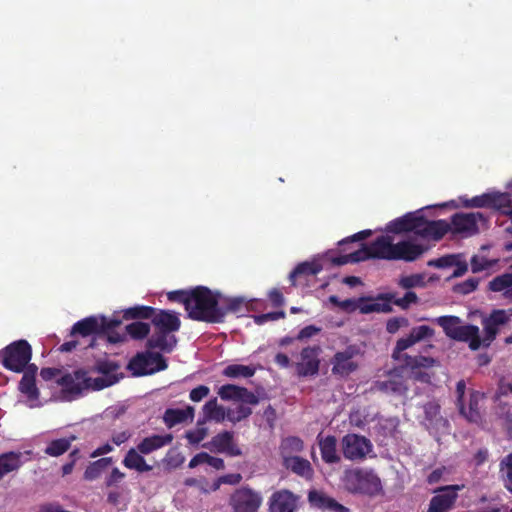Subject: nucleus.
Returning a JSON list of instances; mask_svg holds the SVG:
<instances>
[{
	"instance_id": "1",
	"label": "nucleus",
	"mask_w": 512,
	"mask_h": 512,
	"mask_svg": "<svg viewBox=\"0 0 512 512\" xmlns=\"http://www.w3.org/2000/svg\"><path fill=\"white\" fill-rule=\"evenodd\" d=\"M433 336L434 329L428 325L413 327L407 336L397 340L392 351V358L396 361L403 362L402 368L410 370L411 378L414 381L425 384L431 383L434 374L430 373L428 369L434 367L438 362L433 357L422 355L410 356L403 352L416 343Z\"/></svg>"
},
{
	"instance_id": "2",
	"label": "nucleus",
	"mask_w": 512,
	"mask_h": 512,
	"mask_svg": "<svg viewBox=\"0 0 512 512\" xmlns=\"http://www.w3.org/2000/svg\"><path fill=\"white\" fill-rule=\"evenodd\" d=\"M450 226L446 220H427L422 215L407 213L402 217L390 221L386 231L395 234L413 232L423 238L441 240L449 231Z\"/></svg>"
},
{
	"instance_id": "3",
	"label": "nucleus",
	"mask_w": 512,
	"mask_h": 512,
	"mask_svg": "<svg viewBox=\"0 0 512 512\" xmlns=\"http://www.w3.org/2000/svg\"><path fill=\"white\" fill-rule=\"evenodd\" d=\"M220 293H214L208 287L197 286L192 289L188 318L206 323H223V313L219 309Z\"/></svg>"
},
{
	"instance_id": "4",
	"label": "nucleus",
	"mask_w": 512,
	"mask_h": 512,
	"mask_svg": "<svg viewBox=\"0 0 512 512\" xmlns=\"http://www.w3.org/2000/svg\"><path fill=\"white\" fill-rule=\"evenodd\" d=\"M155 333L147 340L149 349H160L170 353L177 345V338L173 335L180 329L181 321L174 311L156 310L151 318Z\"/></svg>"
},
{
	"instance_id": "5",
	"label": "nucleus",
	"mask_w": 512,
	"mask_h": 512,
	"mask_svg": "<svg viewBox=\"0 0 512 512\" xmlns=\"http://www.w3.org/2000/svg\"><path fill=\"white\" fill-rule=\"evenodd\" d=\"M344 487L353 494L375 496L382 490L381 480L372 469L353 468L344 472Z\"/></svg>"
},
{
	"instance_id": "6",
	"label": "nucleus",
	"mask_w": 512,
	"mask_h": 512,
	"mask_svg": "<svg viewBox=\"0 0 512 512\" xmlns=\"http://www.w3.org/2000/svg\"><path fill=\"white\" fill-rule=\"evenodd\" d=\"M437 323L449 338L467 342L471 350H477L482 345L479 328L471 324L460 325V319L457 316H441L437 319Z\"/></svg>"
},
{
	"instance_id": "7",
	"label": "nucleus",
	"mask_w": 512,
	"mask_h": 512,
	"mask_svg": "<svg viewBox=\"0 0 512 512\" xmlns=\"http://www.w3.org/2000/svg\"><path fill=\"white\" fill-rule=\"evenodd\" d=\"M31 358L32 347L24 339L13 341L0 350V364L15 373H22Z\"/></svg>"
},
{
	"instance_id": "8",
	"label": "nucleus",
	"mask_w": 512,
	"mask_h": 512,
	"mask_svg": "<svg viewBox=\"0 0 512 512\" xmlns=\"http://www.w3.org/2000/svg\"><path fill=\"white\" fill-rule=\"evenodd\" d=\"M493 414L502 422L512 437V383L500 379L493 397Z\"/></svg>"
},
{
	"instance_id": "9",
	"label": "nucleus",
	"mask_w": 512,
	"mask_h": 512,
	"mask_svg": "<svg viewBox=\"0 0 512 512\" xmlns=\"http://www.w3.org/2000/svg\"><path fill=\"white\" fill-rule=\"evenodd\" d=\"M329 302L347 313H352L356 310H359L362 314H370L373 312L390 313L393 311L392 306L376 302V297H360L358 299L340 300L336 295H331L329 297Z\"/></svg>"
},
{
	"instance_id": "10",
	"label": "nucleus",
	"mask_w": 512,
	"mask_h": 512,
	"mask_svg": "<svg viewBox=\"0 0 512 512\" xmlns=\"http://www.w3.org/2000/svg\"><path fill=\"white\" fill-rule=\"evenodd\" d=\"M167 367V361L160 353L150 351L137 353L127 366L134 376L151 375Z\"/></svg>"
},
{
	"instance_id": "11",
	"label": "nucleus",
	"mask_w": 512,
	"mask_h": 512,
	"mask_svg": "<svg viewBox=\"0 0 512 512\" xmlns=\"http://www.w3.org/2000/svg\"><path fill=\"white\" fill-rule=\"evenodd\" d=\"M340 444L344 458L350 461H362L373 450L371 441L356 433L343 436Z\"/></svg>"
},
{
	"instance_id": "12",
	"label": "nucleus",
	"mask_w": 512,
	"mask_h": 512,
	"mask_svg": "<svg viewBox=\"0 0 512 512\" xmlns=\"http://www.w3.org/2000/svg\"><path fill=\"white\" fill-rule=\"evenodd\" d=\"M479 222H487V217L482 212L455 213L451 216V222L448 223L450 226L448 232L463 236H473L479 233Z\"/></svg>"
},
{
	"instance_id": "13",
	"label": "nucleus",
	"mask_w": 512,
	"mask_h": 512,
	"mask_svg": "<svg viewBox=\"0 0 512 512\" xmlns=\"http://www.w3.org/2000/svg\"><path fill=\"white\" fill-rule=\"evenodd\" d=\"M262 504V496L248 486L235 490L230 497L233 512H258Z\"/></svg>"
},
{
	"instance_id": "14",
	"label": "nucleus",
	"mask_w": 512,
	"mask_h": 512,
	"mask_svg": "<svg viewBox=\"0 0 512 512\" xmlns=\"http://www.w3.org/2000/svg\"><path fill=\"white\" fill-rule=\"evenodd\" d=\"M464 488V485H446L435 490V495L431 498L427 512H448L454 507L458 498V492Z\"/></svg>"
},
{
	"instance_id": "15",
	"label": "nucleus",
	"mask_w": 512,
	"mask_h": 512,
	"mask_svg": "<svg viewBox=\"0 0 512 512\" xmlns=\"http://www.w3.org/2000/svg\"><path fill=\"white\" fill-rule=\"evenodd\" d=\"M300 495L283 488L274 491L268 498V512H297L300 508Z\"/></svg>"
},
{
	"instance_id": "16",
	"label": "nucleus",
	"mask_w": 512,
	"mask_h": 512,
	"mask_svg": "<svg viewBox=\"0 0 512 512\" xmlns=\"http://www.w3.org/2000/svg\"><path fill=\"white\" fill-rule=\"evenodd\" d=\"M321 348L318 345L307 346L300 352V360L294 364L299 377L315 376L319 372Z\"/></svg>"
},
{
	"instance_id": "17",
	"label": "nucleus",
	"mask_w": 512,
	"mask_h": 512,
	"mask_svg": "<svg viewBox=\"0 0 512 512\" xmlns=\"http://www.w3.org/2000/svg\"><path fill=\"white\" fill-rule=\"evenodd\" d=\"M358 349L350 345L343 351H338L331 359L332 373L336 376L347 377L358 368L354 357L358 354Z\"/></svg>"
},
{
	"instance_id": "18",
	"label": "nucleus",
	"mask_w": 512,
	"mask_h": 512,
	"mask_svg": "<svg viewBox=\"0 0 512 512\" xmlns=\"http://www.w3.org/2000/svg\"><path fill=\"white\" fill-rule=\"evenodd\" d=\"M91 381L92 378L87 376L86 371L80 369L73 373H66L57 379V384L62 387L63 393L79 396L83 390L89 389Z\"/></svg>"
},
{
	"instance_id": "19",
	"label": "nucleus",
	"mask_w": 512,
	"mask_h": 512,
	"mask_svg": "<svg viewBox=\"0 0 512 512\" xmlns=\"http://www.w3.org/2000/svg\"><path fill=\"white\" fill-rule=\"evenodd\" d=\"M204 447L212 452L224 453L230 457L242 455L240 447L234 440V434L230 431H223L212 437L208 444Z\"/></svg>"
},
{
	"instance_id": "20",
	"label": "nucleus",
	"mask_w": 512,
	"mask_h": 512,
	"mask_svg": "<svg viewBox=\"0 0 512 512\" xmlns=\"http://www.w3.org/2000/svg\"><path fill=\"white\" fill-rule=\"evenodd\" d=\"M217 393L224 401H236L249 405H257L259 403L257 395L245 387L234 384L222 385Z\"/></svg>"
},
{
	"instance_id": "21",
	"label": "nucleus",
	"mask_w": 512,
	"mask_h": 512,
	"mask_svg": "<svg viewBox=\"0 0 512 512\" xmlns=\"http://www.w3.org/2000/svg\"><path fill=\"white\" fill-rule=\"evenodd\" d=\"M375 388L382 393L394 396H404L408 391L407 381L397 369L390 371L386 380L377 381Z\"/></svg>"
},
{
	"instance_id": "22",
	"label": "nucleus",
	"mask_w": 512,
	"mask_h": 512,
	"mask_svg": "<svg viewBox=\"0 0 512 512\" xmlns=\"http://www.w3.org/2000/svg\"><path fill=\"white\" fill-rule=\"evenodd\" d=\"M426 250L427 247L421 244H415L409 240H403L394 244L392 261L402 260L405 262H413Z\"/></svg>"
},
{
	"instance_id": "23",
	"label": "nucleus",
	"mask_w": 512,
	"mask_h": 512,
	"mask_svg": "<svg viewBox=\"0 0 512 512\" xmlns=\"http://www.w3.org/2000/svg\"><path fill=\"white\" fill-rule=\"evenodd\" d=\"M259 304L260 301L258 300L246 302L243 297L228 298L220 295L219 309L222 310L224 321L228 313L243 314L244 312L258 309Z\"/></svg>"
},
{
	"instance_id": "24",
	"label": "nucleus",
	"mask_w": 512,
	"mask_h": 512,
	"mask_svg": "<svg viewBox=\"0 0 512 512\" xmlns=\"http://www.w3.org/2000/svg\"><path fill=\"white\" fill-rule=\"evenodd\" d=\"M323 270L322 265L317 261L299 263L289 274L292 286L307 283Z\"/></svg>"
},
{
	"instance_id": "25",
	"label": "nucleus",
	"mask_w": 512,
	"mask_h": 512,
	"mask_svg": "<svg viewBox=\"0 0 512 512\" xmlns=\"http://www.w3.org/2000/svg\"><path fill=\"white\" fill-rule=\"evenodd\" d=\"M308 501L314 508L329 512H349V508L337 502L322 491L310 490Z\"/></svg>"
},
{
	"instance_id": "26",
	"label": "nucleus",
	"mask_w": 512,
	"mask_h": 512,
	"mask_svg": "<svg viewBox=\"0 0 512 512\" xmlns=\"http://www.w3.org/2000/svg\"><path fill=\"white\" fill-rule=\"evenodd\" d=\"M369 245L372 259L392 261L393 238L389 235L378 236Z\"/></svg>"
},
{
	"instance_id": "27",
	"label": "nucleus",
	"mask_w": 512,
	"mask_h": 512,
	"mask_svg": "<svg viewBox=\"0 0 512 512\" xmlns=\"http://www.w3.org/2000/svg\"><path fill=\"white\" fill-rule=\"evenodd\" d=\"M282 465L287 470L305 480H311L314 476V469L311 463L305 458L299 456L287 457L285 460H282Z\"/></svg>"
},
{
	"instance_id": "28",
	"label": "nucleus",
	"mask_w": 512,
	"mask_h": 512,
	"mask_svg": "<svg viewBox=\"0 0 512 512\" xmlns=\"http://www.w3.org/2000/svg\"><path fill=\"white\" fill-rule=\"evenodd\" d=\"M318 445L321 453L322 460L327 464H336L341 460L340 455L337 453V439L333 435L321 437L318 435Z\"/></svg>"
},
{
	"instance_id": "29",
	"label": "nucleus",
	"mask_w": 512,
	"mask_h": 512,
	"mask_svg": "<svg viewBox=\"0 0 512 512\" xmlns=\"http://www.w3.org/2000/svg\"><path fill=\"white\" fill-rule=\"evenodd\" d=\"M419 301L418 296L413 291H407L401 298H397L395 293H381L376 297V302L380 304H395L403 310H407L412 304H417Z\"/></svg>"
},
{
	"instance_id": "30",
	"label": "nucleus",
	"mask_w": 512,
	"mask_h": 512,
	"mask_svg": "<svg viewBox=\"0 0 512 512\" xmlns=\"http://www.w3.org/2000/svg\"><path fill=\"white\" fill-rule=\"evenodd\" d=\"M173 441L172 434L165 435H151L145 437L137 444V449L140 453L148 455L162 447L169 445Z\"/></svg>"
},
{
	"instance_id": "31",
	"label": "nucleus",
	"mask_w": 512,
	"mask_h": 512,
	"mask_svg": "<svg viewBox=\"0 0 512 512\" xmlns=\"http://www.w3.org/2000/svg\"><path fill=\"white\" fill-rule=\"evenodd\" d=\"M194 414L195 409L192 406H187L185 409L168 408L164 412L163 421L168 428H172L187 420L193 421Z\"/></svg>"
},
{
	"instance_id": "32",
	"label": "nucleus",
	"mask_w": 512,
	"mask_h": 512,
	"mask_svg": "<svg viewBox=\"0 0 512 512\" xmlns=\"http://www.w3.org/2000/svg\"><path fill=\"white\" fill-rule=\"evenodd\" d=\"M203 419H199L197 425H204L208 421L221 423L226 418V411L223 406L218 405L217 398H212L202 408Z\"/></svg>"
},
{
	"instance_id": "33",
	"label": "nucleus",
	"mask_w": 512,
	"mask_h": 512,
	"mask_svg": "<svg viewBox=\"0 0 512 512\" xmlns=\"http://www.w3.org/2000/svg\"><path fill=\"white\" fill-rule=\"evenodd\" d=\"M482 395L478 391H472L469 397L468 406L461 402L458 406L460 413L470 422L477 423L481 420L480 400Z\"/></svg>"
},
{
	"instance_id": "34",
	"label": "nucleus",
	"mask_w": 512,
	"mask_h": 512,
	"mask_svg": "<svg viewBox=\"0 0 512 512\" xmlns=\"http://www.w3.org/2000/svg\"><path fill=\"white\" fill-rule=\"evenodd\" d=\"M144 454L140 453L136 448H130L127 453L125 454L122 464L131 470H135L138 473H144L152 470V466L149 465L145 458L143 457Z\"/></svg>"
},
{
	"instance_id": "35",
	"label": "nucleus",
	"mask_w": 512,
	"mask_h": 512,
	"mask_svg": "<svg viewBox=\"0 0 512 512\" xmlns=\"http://www.w3.org/2000/svg\"><path fill=\"white\" fill-rule=\"evenodd\" d=\"M23 453L19 451H9L0 454V480L11 472L17 471L22 465Z\"/></svg>"
},
{
	"instance_id": "36",
	"label": "nucleus",
	"mask_w": 512,
	"mask_h": 512,
	"mask_svg": "<svg viewBox=\"0 0 512 512\" xmlns=\"http://www.w3.org/2000/svg\"><path fill=\"white\" fill-rule=\"evenodd\" d=\"M99 319L95 316L86 317L76 322L71 329V336L80 335L87 337L91 335L100 334Z\"/></svg>"
},
{
	"instance_id": "37",
	"label": "nucleus",
	"mask_w": 512,
	"mask_h": 512,
	"mask_svg": "<svg viewBox=\"0 0 512 512\" xmlns=\"http://www.w3.org/2000/svg\"><path fill=\"white\" fill-rule=\"evenodd\" d=\"M488 290L501 292L504 299L512 301V273L507 272L494 277L488 283Z\"/></svg>"
},
{
	"instance_id": "38",
	"label": "nucleus",
	"mask_w": 512,
	"mask_h": 512,
	"mask_svg": "<svg viewBox=\"0 0 512 512\" xmlns=\"http://www.w3.org/2000/svg\"><path fill=\"white\" fill-rule=\"evenodd\" d=\"M489 208L500 211L503 215H508V210L512 208V196L507 192L489 193Z\"/></svg>"
},
{
	"instance_id": "39",
	"label": "nucleus",
	"mask_w": 512,
	"mask_h": 512,
	"mask_svg": "<svg viewBox=\"0 0 512 512\" xmlns=\"http://www.w3.org/2000/svg\"><path fill=\"white\" fill-rule=\"evenodd\" d=\"M113 463L112 457H103L96 461L90 462L84 471L83 478L87 481L98 479L103 471Z\"/></svg>"
},
{
	"instance_id": "40",
	"label": "nucleus",
	"mask_w": 512,
	"mask_h": 512,
	"mask_svg": "<svg viewBox=\"0 0 512 512\" xmlns=\"http://www.w3.org/2000/svg\"><path fill=\"white\" fill-rule=\"evenodd\" d=\"M76 440L74 435H71L68 438H60L52 440L45 448L44 453L51 457H59L66 453L73 441Z\"/></svg>"
},
{
	"instance_id": "41",
	"label": "nucleus",
	"mask_w": 512,
	"mask_h": 512,
	"mask_svg": "<svg viewBox=\"0 0 512 512\" xmlns=\"http://www.w3.org/2000/svg\"><path fill=\"white\" fill-rule=\"evenodd\" d=\"M304 443L303 441L296 436H290L282 440L280 449V456L282 460H285L287 457H294L295 453H299L303 450Z\"/></svg>"
},
{
	"instance_id": "42",
	"label": "nucleus",
	"mask_w": 512,
	"mask_h": 512,
	"mask_svg": "<svg viewBox=\"0 0 512 512\" xmlns=\"http://www.w3.org/2000/svg\"><path fill=\"white\" fill-rule=\"evenodd\" d=\"M255 372L256 369L253 366L230 364L223 369L222 375L231 379L250 378L254 376Z\"/></svg>"
},
{
	"instance_id": "43",
	"label": "nucleus",
	"mask_w": 512,
	"mask_h": 512,
	"mask_svg": "<svg viewBox=\"0 0 512 512\" xmlns=\"http://www.w3.org/2000/svg\"><path fill=\"white\" fill-rule=\"evenodd\" d=\"M99 324H101L100 334L101 333L107 334L109 342L118 343V342L123 341V336L112 332L114 328H116L117 326H119L121 324L120 320H115V319L108 320L105 317H101V319L99 320Z\"/></svg>"
},
{
	"instance_id": "44",
	"label": "nucleus",
	"mask_w": 512,
	"mask_h": 512,
	"mask_svg": "<svg viewBox=\"0 0 512 512\" xmlns=\"http://www.w3.org/2000/svg\"><path fill=\"white\" fill-rule=\"evenodd\" d=\"M156 309L151 306H134L130 307L123 312V318L125 320L130 319H151L155 314Z\"/></svg>"
},
{
	"instance_id": "45",
	"label": "nucleus",
	"mask_w": 512,
	"mask_h": 512,
	"mask_svg": "<svg viewBox=\"0 0 512 512\" xmlns=\"http://www.w3.org/2000/svg\"><path fill=\"white\" fill-rule=\"evenodd\" d=\"M19 390L30 400H37L40 395L36 386V379L30 376H22V379L19 382Z\"/></svg>"
},
{
	"instance_id": "46",
	"label": "nucleus",
	"mask_w": 512,
	"mask_h": 512,
	"mask_svg": "<svg viewBox=\"0 0 512 512\" xmlns=\"http://www.w3.org/2000/svg\"><path fill=\"white\" fill-rule=\"evenodd\" d=\"M459 201L464 208H489V193H483L472 198L460 196Z\"/></svg>"
},
{
	"instance_id": "47",
	"label": "nucleus",
	"mask_w": 512,
	"mask_h": 512,
	"mask_svg": "<svg viewBox=\"0 0 512 512\" xmlns=\"http://www.w3.org/2000/svg\"><path fill=\"white\" fill-rule=\"evenodd\" d=\"M127 333L135 340H141L148 336L150 325L145 322L136 321L126 326Z\"/></svg>"
},
{
	"instance_id": "48",
	"label": "nucleus",
	"mask_w": 512,
	"mask_h": 512,
	"mask_svg": "<svg viewBox=\"0 0 512 512\" xmlns=\"http://www.w3.org/2000/svg\"><path fill=\"white\" fill-rule=\"evenodd\" d=\"M120 369V365L111 360H98L95 364V371L104 375L106 378L118 377L114 373Z\"/></svg>"
},
{
	"instance_id": "49",
	"label": "nucleus",
	"mask_w": 512,
	"mask_h": 512,
	"mask_svg": "<svg viewBox=\"0 0 512 512\" xmlns=\"http://www.w3.org/2000/svg\"><path fill=\"white\" fill-rule=\"evenodd\" d=\"M251 414L252 409L246 406L245 403H241L235 409H229L226 412V418L232 423H237L248 418Z\"/></svg>"
},
{
	"instance_id": "50",
	"label": "nucleus",
	"mask_w": 512,
	"mask_h": 512,
	"mask_svg": "<svg viewBox=\"0 0 512 512\" xmlns=\"http://www.w3.org/2000/svg\"><path fill=\"white\" fill-rule=\"evenodd\" d=\"M497 262H498V260H496V259L489 260L486 257L474 255L470 261L471 271L473 273H479L481 271L490 269L491 267L496 265Z\"/></svg>"
},
{
	"instance_id": "51",
	"label": "nucleus",
	"mask_w": 512,
	"mask_h": 512,
	"mask_svg": "<svg viewBox=\"0 0 512 512\" xmlns=\"http://www.w3.org/2000/svg\"><path fill=\"white\" fill-rule=\"evenodd\" d=\"M398 285L403 289L424 286V277L421 274H412L400 278Z\"/></svg>"
},
{
	"instance_id": "52",
	"label": "nucleus",
	"mask_w": 512,
	"mask_h": 512,
	"mask_svg": "<svg viewBox=\"0 0 512 512\" xmlns=\"http://www.w3.org/2000/svg\"><path fill=\"white\" fill-rule=\"evenodd\" d=\"M192 289L191 290H176L171 291L167 294L168 300L179 302L184 305L185 310L187 311L189 308V303L191 299Z\"/></svg>"
},
{
	"instance_id": "53",
	"label": "nucleus",
	"mask_w": 512,
	"mask_h": 512,
	"mask_svg": "<svg viewBox=\"0 0 512 512\" xmlns=\"http://www.w3.org/2000/svg\"><path fill=\"white\" fill-rule=\"evenodd\" d=\"M479 281V278L476 277L468 278L467 280L455 285L454 291L458 294L467 295L477 289Z\"/></svg>"
},
{
	"instance_id": "54",
	"label": "nucleus",
	"mask_w": 512,
	"mask_h": 512,
	"mask_svg": "<svg viewBox=\"0 0 512 512\" xmlns=\"http://www.w3.org/2000/svg\"><path fill=\"white\" fill-rule=\"evenodd\" d=\"M500 472L505 484L512 485V453L508 454L500 462Z\"/></svg>"
},
{
	"instance_id": "55",
	"label": "nucleus",
	"mask_w": 512,
	"mask_h": 512,
	"mask_svg": "<svg viewBox=\"0 0 512 512\" xmlns=\"http://www.w3.org/2000/svg\"><path fill=\"white\" fill-rule=\"evenodd\" d=\"M194 430H189L185 434V438L192 445L200 443L208 434V429L203 427V425L199 426Z\"/></svg>"
},
{
	"instance_id": "56",
	"label": "nucleus",
	"mask_w": 512,
	"mask_h": 512,
	"mask_svg": "<svg viewBox=\"0 0 512 512\" xmlns=\"http://www.w3.org/2000/svg\"><path fill=\"white\" fill-rule=\"evenodd\" d=\"M285 316H286L285 312L280 310V311H274V312L254 315L253 320L257 325H263L268 321H276L279 319H283V318H285Z\"/></svg>"
},
{
	"instance_id": "57",
	"label": "nucleus",
	"mask_w": 512,
	"mask_h": 512,
	"mask_svg": "<svg viewBox=\"0 0 512 512\" xmlns=\"http://www.w3.org/2000/svg\"><path fill=\"white\" fill-rule=\"evenodd\" d=\"M409 320L405 317H393L387 320L386 322V331L389 334H395L402 327H408Z\"/></svg>"
},
{
	"instance_id": "58",
	"label": "nucleus",
	"mask_w": 512,
	"mask_h": 512,
	"mask_svg": "<svg viewBox=\"0 0 512 512\" xmlns=\"http://www.w3.org/2000/svg\"><path fill=\"white\" fill-rule=\"evenodd\" d=\"M486 320L494 326L499 327L509 321V314L505 310H493Z\"/></svg>"
},
{
	"instance_id": "59",
	"label": "nucleus",
	"mask_w": 512,
	"mask_h": 512,
	"mask_svg": "<svg viewBox=\"0 0 512 512\" xmlns=\"http://www.w3.org/2000/svg\"><path fill=\"white\" fill-rule=\"evenodd\" d=\"M119 381V377H110L106 378L104 377H97L92 378V381L90 382L89 388H92L93 390H101L106 387H109Z\"/></svg>"
},
{
	"instance_id": "60",
	"label": "nucleus",
	"mask_w": 512,
	"mask_h": 512,
	"mask_svg": "<svg viewBox=\"0 0 512 512\" xmlns=\"http://www.w3.org/2000/svg\"><path fill=\"white\" fill-rule=\"evenodd\" d=\"M125 473L114 467L110 474L105 478L104 484L107 488L116 487L125 478Z\"/></svg>"
},
{
	"instance_id": "61",
	"label": "nucleus",
	"mask_w": 512,
	"mask_h": 512,
	"mask_svg": "<svg viewBox=\"0 0 512 512\" xmlns=\"http://www.w3.org/2000/svg\"><path fill=\"white\" fill-rule=\"evenodd\" d=\"M350 263H358L372 259L369 245H362V248L349 254Z\"/></svg>"
},
{
	"instance_id": "62",
	"label": "nucleus",
	"mask_w": 512,
	"mask_h": 512,
	"mask_svg": "<svg viewBox=\"0 0 512 512\" xmlns=\"http://www.w3.org/2000/svg\"><path fill=\"white\" fill-rule=\"evenodd\" d=\"M483 330L485 333V337L483 338V340H481L482 344L484 346H489L498 333V327L494 326L485 319L483 321Z\"/></svg>"
},
{
	"instance_id": "63",
	"label": "nucleus",
	"mask_w": 512,
	"mask_h": 512,
	"mask_svg": "<svg viewBox=\"0 0 512 512\" xmlns=\"http://www.w3.org/2000/svg\"><path fill=\"white\" fill-rule=\"evenodd\" d=\"M456 257V255H445L438 259L430 260L428 265L436 268L451 267L456 264Z\"/></svg>"
},
{
	"instance_id": "64",
	"label": "nucleus",
	"mask_w": 512,
	"mask_h": 512,
	"mask_svg": "<svg viewBox=\"0 0 512 512\" xmlns=\"http://www.w3.org/2000/svg\"><path fill=\"white\" fill-rule=\"evenodd\" d=\"M424 413L427 420H437L440 416V405L436 402L430 401L424 405Z\"/></svg>"
}]
</instances>
